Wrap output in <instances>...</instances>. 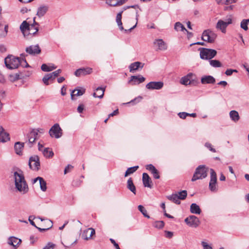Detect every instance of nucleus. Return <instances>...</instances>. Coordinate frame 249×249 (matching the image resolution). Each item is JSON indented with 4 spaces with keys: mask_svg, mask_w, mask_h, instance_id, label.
Listing matches in <instances>:
<instances>
[{
    "mask_svg": "<svg viewBox=\"0 0 249 249\" xmlns=\"http://www.w3.org/2000/svg\"><path fill=\"white\" fill-rule=\"evenodd\" d=\"M16 188L22 194L28 192L29 188L21 170H18L14 173Z\"/></svg>",
    "mask_w": 249,
    "mask_h": 249,
    "instance_id": "obj_1",
    "label": "nucleus"
},
{
    "mask_svg": "<svg viewBox=\"0 0 249 249\" xmlns=\"http://www.w3.org/2000/svg\"><path fill=\"white\" fill-rule=\"evenodd\" d=\"M6 67L9 69H15L20 65V58L13 55H8L4 59Z\"/></svg>",
    "mask_w": 249,
    "mask_h": 249,
    "instance_id": "obj_2",
    "label": "nucleus"
},
{
    "mask_svg": "<svg viewBox=\"0 0 249 249\" xmlns=\"http://www.w3.org/2000/svg\"><path fill=\"white\" fill-rule=\"evenodd\" d=\"M207 176V169L204 165H200L196 168L191 181H195L197 179H202Z\"/></svg>",
    "mask_w": 249,
    "mask_h": 249,
    "instance_id": "obj_3",
    "label": "nucleus"
},
{
    "mask_svg": "<svg viewBox=\"0 0 249 249\" xmlns=\"http://www.w3.org/2000/svg\"><path fill=\"white\" fill-rule=\"evenodd\" d=\"M199 50L200 57L202 59L210 60L217 54L216 51L213 49L202 48Z\"/></svg>",
    "mask_w": 249,
    "mask_h": 249,
    "instance_id": "obj_4",
    "label": "nucleus"
},
{
    "mask_svg": "<svg viewBox=\"0 0 249 249\" xmlns=\"http://www.w3.org/2000/svg\"><path fill=\"white\" fill-rule=\"evenodd\" d=\"M216 37V34L210 30H206L203 32L201 38L204 41L212 43L214 42Z\"/></svg>",
    "mask_w": 249,
    "mask_h": 249,
    "instance_id": "obj_5",
    "label": "nucleus"
},
{
    "mask_svg": "<svg viewBox=\"0 0 249 249\" xmlns=\"http://www.w3.org/2000/svg\"><path fill=\"white\" fill-rule=\"evenodd\" d=\"M232 23V16H229L226 21L220 19L217 22L216 28L220 30L222 33H225L227 26Z\"/></svg>",
    "mask_w": 249,
    "mask_h": 249,
    "instance_id": "obj_6",
    "label": "nucleus"
},
{
    "mask_svg": "<svg viewBox=\"0 0 249 249\" xmlns=\"http://www.w3.org/2000/svg\"><path fill=\"white\" fill-rule=\"evenodd\" d=\"M210 172L211 179L209 182V188L212 192H216L218 190L217 186L216 185V174L213 169H211Z\"/></svg>",
    "mask_w": 249,
    "mask_h": 249,
    "instance_id": "obj_7",
    "label": "nucleus"
},
{
    "mask_svg": "<svg viewBox=\"0 0 249 249\" xmlns=\"http://www.w3.org/2000/svg\"><path fill=\"white\" fill-rule=\"evenodd\" d=\"M29 165L31 169L37 171L40 167L39 158L37 155L31 156L29 160Z\"/></svg>",
    "mask_w": 249,
    "mask_h": 249,
    "instance_id": "obj_8",
    "label": "nucleus"
},
{
    "mask_svg": "<svg viewBox=\"0 0 249 249\" xmlns=\"http://www.w3.org/2000/svg\"><path fill=\"white\" fill-rule=\"evenodd\" d=\"M62 131L59 125L58 124H55L50 129L49 134L52 137L58 139L61 137Z\"/></svg>",
    "mask_w": 249,
    "mask_h": 249,
    "instance_id": "obj_9",
    "label": "nucleus"
},
{
    "mask_svg": "<svg viewBox=\"0 0 249 249\" xmlns=\"http://www.w3.org/2000/svg\"><path fill=\"white\" fill-rule=\"evenodd\" d=\"M39 24L36 21V17L33 18V23L30 24L26 37L30 38V36H35L38 31Z\"/></svg>",
    "mask_w": 249,
    "mask_h": 249,
    "instance_id": "obj_10",
    "label": "nucleus"
},
{
    "mask_svg": "<svg viewBox=\"0 0 249 249\" xmlns=\"http://www.w3.org/2000/svg\"><path fill=\"white\" fill-rule=\"evenodd\" d=\"M184 221L189 226L195 228L197 227L200 223L199 219L194 215L186 217Z\"/></svg>",
    "mask_w": 249,
    "mask_h": 249,
    "instance_id": "obj_11",
    "label": "nucleus"
},
{
    "mask_svg": "<svg viewBox=\"0 0 249 249\" xmlns=\"http://www.w3.org/2000/svg\"><path fill=\"white\" fill-rule=\"evenodd\" d=\"M26 52L32 55H36L41 53V49L38 45H31L26 48Z\"/></svg>",
    "mask_w": 249,
    "mask_h": 249,
    "instance_id": "obj_12",
    "label": "nucleus"
},
{
    "mask_svg": "<svg viewBox=\"0 0 249 249\" xmlns=\"http://www.w3.org/2000/svg\"><path fill=\"white\" fill-rule=\"evenodd\" d=\"M38 132L37 130H33L31 131L28 135L29 147H31L32 144L35 141L38 139Z\"/></svg>",
    "mask_w": 249,
    "mask_h": 249,
    "instance_id": "obj_13",
    "label": "nucleus"
},
{
    "mask_svg": "<svg viewBox=\"0 0 249 249\" xmlns=\"http://www.w3.org/2000/svg\"><path fill=\"white\" fill-rule=\"evenodd\" d=\"M163 86L162 82H150L146 85V88L150 90L152 89H160Z\"/></svg>",
    "mask_w": 249,
    "mask_h": 249,
    "instance_id": "obj_14",
    "label": "nucleus"
},
{
    "mask_svg": "<svg viewBox=\"0 0 249 249\" xmlns=\"http://www.w3.org/2000/svg\"><path fill=\"white\" fill-rule=\"evenodd\" d=\"M92 71V69L90 68H82L77 70L74 74L75 76L79 77L90 74Z\"/></svg>",
    "mask_w": 249,
    "mask_h": 249,
    "instance_id": "obj_15",
    "label": "nucleus"
},
{
    "mask_svg": "<svg viewBox=\"0 0 249 249\" xmlns=\"http://www.w3.org/2000/svg\"><path fill=\"white\" fill-rule=\"evenodd\" d=\"M95 233V231L94 229L88 228L83 231L81 234V237L85 240H88L91 239L92 235Z\"/></svg>",
    "mask_w": 249,
    "mask_h": 249,
    "instance_id": "obj_16",
    "label": "nucleus"
},
{
    "mask_svg": "<svg viewBox=\"0 0 249 249\" xmlns=\"http://www.w3.org/2000/svg\"><path fill=\"white\" fill-rule=\"evenodd\" d=\"M145 79V78L141 75L131 76L130 79L128 81V83L132 85H135L142 83Z\"/></svg>",
    "mask_w": 249,
    "mask_h": 249,
    "instance_id": "obj_17",
    "label": "nucleus"
},
{
    "mask_svg": "<svg viewBox=\"0 0 249 249\" xmlns=\"http://www.w3.org/2000/svg\"><path fill=\"white\" fill-rule=\"evenodd\" d=\"M154 44L157 47V50L164 51L167 49L166 43L161 39H156Z\"/></svg>",
    "mask_w": 249,
    "mask_h": 249,
    "instance_id": "obj_18",
    "label": "nucleus"
},
{
    "mask_svg": "<svg viewBox=\"0 0 249 249\" xmlns=\"http://www.w3.org/2000/svg\"><path fill=\"white\" fill-rule=\"evenodd\" d=\"M49 10V6L47 5H41L37 10L36 16L39 18L43 17Z\"/></svg>",
    "mask_w": 249,
    "mask_h": 249,
    "instance_id": "obj_19",
    "label": "nucleus"
},
{
    "mask_svg": "<svg viewBox=\"0 0 249 249\" xmlns=\"http://www.w3.org/2000/svg\"><path fill=\"white\" fill-rule=\"evenodd\" d=\"M30 24H29L26 20H24L20 25V30H21L24 37H27V36L28 29H29Z\"/></svg>",
    "mask_w": 249,
    "mask_h": 249,
    "instance_id": "obj_20",
    "label": "nucleus"
},
{
    "mask_svg": "<svg viewBox=\"0 0 249 249\" xmlns=\"http://www.w3.org/2000/svg\"><path fill=\"white\" fill-rule=\"evenodd\" d=\"M215 82V78L211 75H205L201 78V83L202 84H214Z\"/></svg>",
    "mask_w": 249,
    "mask_h": 249,
    "instance_id": "obj_21",
    "label": "nucleus"
},
{
    "mask_svg": "<svg viewBox=\"0 0 249 249\" xmlns=\"http://www.w3.org/2000/svg\"><path fill=\"white\" fill-rule=\"evenodd\" d=\"M9 140V134L5 131L1 126H0V142H5Z\"/></svg>",
    "mask_w": 249,
    "mask_h": 249,
    "instance_id": "obj_22",
    "label": "nucleus"
},
{
    "mask_svg": "<svg viewBox=\"0 0 249 249\" xmlns=\"http://www.w3.org/2000/svg\"><path fill=\"white\" fill-rule=\"evenodd\" d=\"M142 182L144 187L150 188H152V185L150 184L151 183V178L146 173H144L142 174Z\"/></svg>",
    "mask_w": 249,
    "mask_h": 249,
    "instance_id": "obj_23",
    "label": "nucleus"
},
{
    "mask_svg": "<svg viewBox=\"0 0 249 249\" xmlns=\"http://www.w3.org/2000/svg\"><path fill=\"white\" fill-rule=\"evenodd\" d=\"M24 147V143L21 142H16L15 144L14 148L15 152L18 155H21L22 151Z\"/></svg>",
    "mask_w": 249,
    "mask_h": 249,
    "instance_id": "obj_24",
    "label": "nucleus"
},
{
    "mask_svg": "<svg viewBox=\"0 0 249 249\" xmlns=\"http://www.w3.org/2000/svg\"><path fill=\"white\" fill-rule=\"evenodd\" d=\"M21 243V240L15 237H11L9 238V244L16 247L20 245Z\"/></svg>",
    "mask_w": 249,
    "mask_h": 249,
    "instance_id": "obj_25",
    "label": "nucleus"
},
{
    "mask_svg": "<svg viewBox=\"0 0 249 249\" xmlns=\"http://www.w3.org/2000/svg\"><path fill=\"white\" fill-rule=\"evenodd\" d=\"M190 212L192 213L200 214L201 213V209L199 206L196 203H192L190 206Z\"/></svg>",
    "mask_w": 249,
    "mask_h": 249,
    "instance_id": "obj_26",
    "label": "nucleus"
},
{
    "mask_svg": "<svg viewBox=\"0 0 249 249\" xmlns=\"http://www.w3.org/2000/svg\"><path fill=\"white\" fill-rule=\"evenodd\" d=\"M104 92L105 89L101 87H98L96 89V92L93 93V96L94 97L102 98L103 97Z\"/></svg>",
    "mask_w": 249,
    "mask_h": 249,
    "instance_id": "obj_27",
    "label": "nucleus"
},
{
    "mask_svg": "<svg viewBox=\"0 0 249 249\" xmlns=\"http://www.w3.org/2000/svg\"><path fill=\"white\" fill-rule=\"evenodd\" d=\"M127 188L131 191L134 194H136V187L133 184L132 179L130 178L127 182Z\"/></svg>",
    "mask_w": 249,
    "mask_h": 249,
    "instance_id": "obj_28",
    "label": "nucleus"
},
{
    "mask_svg": "<svg viewBox=\"0 0 249 249\" xmlns=\"http://www.w3.org/2000/svg\"><path fill=\"white\" fill-rule=\"evenodd\" d=\"M167 198L169 200L172 201V202H173L174 203H175L177 204L178 205L180 203V201L178 197V194H177V193L173 194L170 196H167Z\"/></svg>",
    "mask_w": 249,
    "mask_h": 249,
    "instance_id": "obj_29",
    "label": "nucleus"
},
{
    "mask_svg": "<svg viewBox=\"0 0 249 249\" xmlns=\"http://www.w3.org/2000/svg\"><path fill=\"white\" fill-rule=\"evenodd\" d=\"M123 12V11H120L119 13L117 14L116 16V22L119 27V29L120 30L123 31L124 30L123 25H122V13Z\"/></svg>",
    "mask_w": 249,
    "mask_h": 249,
    "instance_id": "obj_30",
    "label": "nucleus"
},
{
    "mask_svg": "<svg viewBox=\"0 0 249 249\" xmlns=\"http://www.w3.org/2000/svg\"><path fill=\"white\" fill-rule=\"evenodd\" d=\"M230 116L231 120L234 122H237L240 119L238 112L235 110L231 111L230 112Z\"/></svg>",
    "mask_w": 249,
    "mask_h": 249,
    "instance_id": "obj_31",
    "label": "nucleus"
},
{
    "mask_svg": "<svg viewBox=\"0 0 249 249\" xmlns=\"http://www.w3.org/2000/svg\"><path fill=\"white\" fill-rule=\"evenodd\" d=\"M85 92V89H74L71 93V99H74V97L75 96H81Z\"/></svg>",
    "mask_w": 249,
    "mask_h": 249,
    "instance_id": "obj_32",
    "label": "nucleus"
},
{
    "mask_svg": "<svg viewBox=\"0 0 249 249\" xmlns=\"http://www.w3.org/2000/svg\"><path fill=\"white\" fill-rule=\"evenodd\" d=\"M42 153L46 158H50L53 157L54 154L52 150H49V148H45L42 150Z\"/></svg>",
    "mask_w": 249,
    "mask_h": 249,
    "instance_id": "obj_33",
    "label": "nucleus"
},
{
    "mask_svg": "<svg viewBox=\"0 0 249 249\" xmlns=\"http://www.w3.org/2000/svg\"><path fill=\"white\" fill-rule=\"evenodd\" d=\"M142 63L140 62H135L131 64L129 67V71L130 72L137 70L140 67Z\"/></svg>",
    "mask_w": 249,
    "mask_h": 249,
    "instance_id": "obj_34",
    "label": "nucleus"
},
{
    "mask_svg": "<svg viewBox=\"0 0 249 249\" xmlns=\"http://www.w3.org/2000/svg\"><path fill=\"white\" fill-rule=\"evenodd\" d=\"M56 68V67L53 65H52L51 66H48L45 64H43L42 65L41 67V70L43 71H50Z\"/></svg>",
    "mask_w": 249,
    "mask_h": 249,
    "instance_id": "obj_35",
    "label": "nucleus"
},
{
    "mask_svg": "<svg viewBox=\"0 0 249 249\" xmlns=\"http://www.w3.org/2000/svg\"><path fill=\"white\" fill-rule=\"evenodd\" d=\"M20 73H16L11 74L9 75V79L11 82H14L18 79H21L22 77L20 75Z\"/></svg>",
    "mask_w": 249,
    "mask_h": 249,
    "instance_id": "obj_36",
    "label": "nucleus"
},
{
    "mask_svg": "<svg viewBox=\"0 0 249 249\" xmlns=\"http://www.w3.org/2000/svg\"><path fill=\"white\" fill-rule=\"evenodd\" d=\"M210 65L213 68H219L222 67L221 63L217 60L211 59L209 60Z\"/></svg>",
    "mask_w": 249,
    "mask_h": 249,
    "instance_id": "obj_37",
    "label": "nucleus"
},
{
    "mask_svg": "<svg viewBox=\"0 0 249 249\" xmlns=\"http://www.w3.org/2000/svg\"><path fill=\"white\" fill-rule=\"evenodd\" d=\"M46 223H47V224L48 225V227L46 228H39V227H38L37 226L36 228V229H37L39 231H41V232L46 231L48 230L49 229H50L52 227V226H53V222L51 220H46Z\"/></svg>",
    "mask_w": 249,
    "mask_h": 249,
    "instance_id": "obj_38",
    "label": "nucleus"
},
{
    "mask_svg": "<svg viewBox=\"0 0 249 249\" xmlns=\"http://www.w3.org/2000/svg\"><path fill=\"white\" fill-rule=\"evenodd\" d=\"M139 168L138 166H135L133 167L128 168L125 173L124 176L127 177V176L133 174Z\"/></svg>",
    "mask_w": 249,
    "mask_h": 249,
    "instance_id": "obj_39",
    "label": "nucleus"
},
{
    "mask_svg": "<svg viewBox=\"0 0 249 249\" xmlns=\"http://www.w3.org/2000/svg\"><path fill=\"white\" fill-rule=\"evenodd\" d=\"M249 23V19H244L241 22L240 27L245 31H247L248 30V25Z\"/></svg>",
    "mask_w": 249,
    "mask_h": 249,
    "instance_id": "obj_40",
    "label": "nucleus"
},
{
    "mask_svg": "<svg viewBox=\"0 0 249 249\" xmlns=\"http://www.w3.org/2000/svg\"><path fill=\"white\" fill-rule=\"evenodd\" d=\"M174 28L177 31H187V30L184 27L183 25L182 24L179 22H176L175 23Z\"/></svg>",
    "mask_w": 249,
    "mask_h": 249,
    "instance_id": "obj_41",
    "label": "nucleus"
},
{
    "mask_svg": "<svg viewBox=\"0 0 249 249\" xmlns=\"http://www.w3.org/2000/svg\"><path fill=\"white\" fill-rule=\"evenodd\" d=\"M40 189L45 192L47 190L46 182L43 178H38Z\"/></svg>",
    "mask_w": 249,
    "mask_h": 249,
    "instance_id": "obj_42",
    "label": "nucleus"
},
{
    "mask_svg": "<svg viewBox=\"0 0 249 249\" xmlns=\"http://www.w3.org/2000/svg\"><path fill=\"white\" fill-rule=\"evenodd\" d=\"M138 210L141 212V213L143 215L144 217H147L148 218H150L149 215L147 214L146 210L143 206L140 205L138 206Z\"/></svg>",
    "mask_w": 249,
    "mask_h": 249,
    "instance_id": "obj_43",
    "label": "nucleus"
},
{
    "mask_svg": "<svg viewBox=\"0 0 249 249\" xmlns=\"http://www.w3.org/2000/svg\"><path fill=\"white\" fill-rule=\"evenodd\" d=\"M177 194H178V197L179 200L185 199L187 195V191L186 190L181 191L180 192H178V193Z\"/></svg>",
    "mask_w": 249,
    "mask_h": 249,
    "instance_id": "obj_44",
    "label": "nucleus"
},
{
    "mask_svg": "<svg viewBox=\"0 0 249 249\" xmlns=\"http://www.w3.org/2000/svg\"><path fill=\"white\" fill-rule=\"evenodd\" d=\"M153 226L156 228L162 229L164 226V223L163 221H157L154 223Z\"/></svg>",
    "mask_w": 249,
    "mask_h": 249,
    "instance_id": "obj_45",
    "label": "nucleus"
},
{
    "mask_svg": "<svg viewBox=\"0 0 249 249\" xmlns=\"http://www.w3.org/2000/svg\"><path fill=\"white\" fill-rule=\"evenodd\" d=\"M191 74H189L186 76H184V77H182L181 79V84H182L183 85H185L189 84L190 83L189 82V81L190 80L189 78V76H190Z\"/></svg>",
    "mask_w": 249,
    "mask_h": 249,
    "instance_id": "obj_46",
    "label": "nucleus"
},
{
    "mask_svg": "<svg viewBox=\"0 0 249 249\" xmlns=\"http://www.w3.org/2000/svg\"><path fill=\"white\" fill-rule=\"evenodd\" d=\"M107 3L112 6H118L119 4L117 0H107Z\"/></svg>",
    "mask_w": 249,
    "mask_h": 249,
    "instance_id": "obj_47",
    "label": "nucleus"
},
{
    "mask_svg": "<svg viewBox=\"0 0 249 249\" xmlns=\"http://www.w3.org/2000/svg\"><path fill=\"white\" fill-rule=\"evenodd\" d=\"M22 67L27 68L29 67V64L27 62L25 59L20 58V65Z\"/></svg>",
    "mask_w": 249,
    "mask_h": 249,
    "instance_id": "obj_48",
    "label": "nucleus"
},
{
    "mask_svg": "<svg viewBox=\"0 0 249 249\" xmlns=\"http://www.w3.org/2000/svg\"><path fill=\"white\" fill-rule=\"evenodd\" d=\"M146 169L148 170H149V171H150L151 172V173L154 172V171H155V170L157 169L155 166L154 165H153L152 164H148L146 166Z\"/></svg>",
    "mask_w": 249,
    "mask_h": 249,
    "instance_id": "obj_49",
    "label": "nucleus"
},
{
    "mask_svg": "<svg viewBox=\"0 0 249 249\" xmlns=\"http://www.w3.org/2000/svg\"><path fill=\"white\" fill-rule=\"evenodd\" d=\"M205 146L207 148H208L211 151H212L213 152H216V150L214 148L212 147V145L210 143H209L208 142H206L205 144Z\"/></svg>",
    "mask_w": 249,
    "mask_h": 249,
    "instance_id": "obj_50",
    "label": "nucleus"
},
{
    "mask_svg": "<svg viewBox=\"0 0 249 249\" xmlns=\"http://www.w3.org/2000/svg\"><path fill=\"white\" fill-rule=\"evenodd\" d=\"M50 76L48 77V75L46 74L42 79V81L45 85H48L49 84L48 81L50 80Z\"/></svg>",
    "mask_w": 249,
    "mask_h": 249,
    "instance_id": "obj_51",
    "label": "nucleus"
},
{
    "mask_svg": "<svg viewBox=\"0 0 249 249\" xmlns=\"http://www.w3.org/2000/svg\"><path fill=\"white\" fill-rule=\"evenodd\" d=\"M233 72H237V71L236 70L227 69L225 73L227 75L230 76L232 75Z\"/></svg>",
    "mask_w": 249,
    "mask_h": 249,
    "instance_id": "obj_52",
    "label": "nucleus"
},
{
    "mask_svg": "<svg viewBox=\"0 0 249 249\" xmlns=\"http://www.w3.org/2000/svg\"><path fill=\"white\" fill-rule=\"evenodd\" d=\"M201 245L203 247V249H213L211 246L208 245L206 242L202 241Z\"/></svg>",
    "mask_w": 249,
    "mask_h": 249,
    "instance_id": "obj_53",
    "label": "nucleus"
},
{
    "mask_svg": "<svg viewBox=\"0 0 249 249\" xmlns=\"http://www.w3.org/2000/svg\"><path fill=\"white\" fill-rule=\"evenodd\" d=\"M54 246V244L51 242H49L44 248L43 249H53V248Z\"/></svg>",
    "mask_w": 249,
    "mask_h": 249,
    "instance_id": "obj_54",
    "label": "nucleus"
},
{
    "mask_svg": "<svg viewBox=\"0 0 249 249\" xmlns=\"http://www.w3.org/2000/svg\"><path fill=\"white\" fill-rule=\"evenodd\" d=\"M178 115L180 118L184 119L188 116V113L185 112H179L178 113Z\"/></svg>",
    "mask_w": 249,
    "mask_h": 249,
    "instance_id": "obj_55",
    "label": "nucleus"
},
{
    "mask_svg": "<svg viewBox=\"0 0 249 249\" xmlns=\"http://www.w3.org/2000/svg\"><path fill=\"white\" fill-rule=\"evenodd\" d=\"M73 168V166L71 165H68L65 170H64V174H66L67 173L70 172V171Z\"/></svg>",
    "mask_w": 249,
    "mask_h": 249,
    "instance_id": "obj_56",
    "label": "nucleus"
},
{
    "mask_svg": "<svg viewBox=\"0 0 249 249\" xmlns=\"http://www.w3.org/2000/svg\"><path fill=\"white\" fill-rule=\"evenodd\" d=\"M152 174H153V177L155 178V179H159L160 178V176L159 174V172L158 171L157 169H156L155 170V171H154V172H153L152 173Z\"/></svg>",
    "mask_w": 249,
    "mask_h": 249,
    "instance_id": "obj_57",
    "label": "nucleus"
},
{
    "mask_svg": "<svg viewBox=\"0 0 249 249\" xmlns=\"http://www.w3.org/2000/svg\"><path fill=\"white\" fill-rule=\"evenodd\" d=\"M165 236L168 238H171L173 236V233L169 231H165Z\"/></svg>",
    "mask_w": 249,
    "mask_h": 249,
    "instance_id": "obj_58",
    "label": "nucleus"
},
{
    "mask_svg": "<svg viewBox=\"0 0 249 249\" xmlns=\"http://www.w3.org/2000/svg\"><path fill=\"white\" fill-rule=\"evenodd\" d=\"M61 72V70L60 69H58L53 72L51 73V74H53V78H55Z\"/></svg>",
    "mask_w": 249,
    "mask_h": 249,
    "instance_id": "obj_59",
    "label": "nucleus"
},
{
    "mask_svg": "<svg viewBox=\"0 0 249 249\" xmlns=\"http://www.w3.org/2000/svg\"><path fill=\"white\" fill-rule=\"evenodd\" d=\"M35 218L34 217H33V216H30L29 217V221L30 222V224L34 226L35 227H36V225L35 222L33 221V219Z\"/></svg>",
    "mask_w": 249,
    "mask_h": 249,
    "instance_id": "obj_60",
    "label": "nucleus"
},
{
    "mask_svg": "<svg viewBox=\"0 0 249 249\" xmlns=\"http://www.w3.org/2000/svg\"><path fill=\"white\" fill-rule=\"evenodd\" d=\"M8 25H5L4 32H3L2 35H1L0 36V37H2V36L5 37L7 35V34L8 32Z\"/></svg>",
    "mask_w": 249,
    "mask_h": 249,
    "instance_id": "obj_61",
    "label": "nucleus"
},
{
    "mask_svg": "<svg viewBox=\"0 0 249 249\" xmlns=\"http://www.w3.org/2000/svg\"><path fill=\"white\" fill-rule=\"evenodd\" d=\"M110 241L113 244L116 249H121L117 243H116L115 240L112 238L110 239Z\"/></svg>",
    "mask_w": 249,
    "mask_h": 249,
    "instance_id": "obj_62",
    "label": "nucleus"
},
{
    "mask_svg": "<svg viewBox=\"0 0 249 249\" xmlns=\"http://www.w3.org/2000/svg\"><path fill=\"white\" fill-rule=\"evenodd\" d=\"M142 99V97L139 96V97L136 98L134 99L131 100L129 103H132L133 102L138 103Z\"/></svg>",
    "mask_w": 249,
    "mask_h": 249,
    "instance_id": "obj_63",
    "label": "nucleus"
},
{
    "mask_svg": "<svg viewBox=\"0 0 249 249\" xmlns=\"http://www.w3.org/2000/svg\"><path fill=\"white\" fill-rule=\"evenodd\" d=\"M84 106L83 105H80L77 107V111L79 113H82L84 110Z\"/></svg>",
    "mask_w": 249,
    "mask_h": 249,
    "instance_id": "obj_64",
    "label": "nucleus"
}]
</instances>
